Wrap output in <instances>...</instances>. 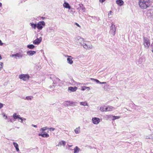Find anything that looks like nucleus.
I'll return each mask as SVG.
<instances>
[{
  "label": "nucleus",
  "mask_w": 153,
  "mask_h": 153,
  "mask_svg": "<svg viewBox=\"0 0 153 153\" xmlns=\"http://www.w3.org/2000/svg\"><path fill=\"white\" fill-rule=\"evenodd\" d=\"M2 6V4L0 2V7H1Z\"/></svg>",
  "instance_id": "nucleus-59"
},
{
  "label": "nucleus",
  "mask_w": 153,
  "mask_h": 153,
  "mask_svg": "<svg viewBox=\"0 0 153 153\" xmlns=\"http://www.w3.org/2000/svg\"><path fill=\"white\" fill-rule=\"evenodd\" d=\"M68 146L69 147H71L72 146V145H68Z\"/></svg>",
  "instance_id": "nucleus-58"
},
{
  "label": "nucleus",
  "mask_w": 153,
  "mask_h": 153,
  "mask_svg": "<svg viewBox=\"0 0 153 153\" xmlns=\"http://www.w3.org/2000/svg\"><path fill=\"white\" fill-rule=\"evenodd\" d=\"M80 105H83L84 106H88V105L87 102L86 101L83 102H80Z\"/></svg>",
  "instance_id": "nucleus-31"
},
{
  "label": "nucleus",
  "mask_w": 153,
  "mask_h": 153,
  "mask_svg": "<svg viewBox=\"0 0 153 153\" xmlns=\"http://www.w3.org/2000/svg\"><path fill=\"white\" fill-rule=\"evenodd\" d=\"M65 144H66L65 142L63 140H62V141H61V142H60L58 144L57 146H61L62 145H63L64 146H65Z\"/></svg>",
  "instance_id": "nucleus-28"
},
{
  "label": "nucleus",
  "mask_w": 153,
  "mask_h": 153,
  "mask_svg": "<svg viewBox=\"0 0 153 153\" xmlns=\"http://www.w3.org/2000/svg\"><path fill=\"white\" fill-rule=\"evenodd\" d=\"M75 133L77 134H79L80 132V126L76 128L74 130Z\"/></svg>",
  "instance_id": "nucleus-25"
},
{
  "label": "nucleus",
  "mask_w": 153,
  "mask_h": 153,
  "mask_svg": "<svg viewBox=\"0 0 153 153\" xmlns=\"http://www.w3.org/2000/svg\"><path fill=\"white\" fill-rule=\"evenodd\" d=\"M8 119L7 117V116H6V117H5V119Z\"/></svg>",
  "instance_id": "nucleus-57"
},
{
  "label": "nucleus",
  "mask_w": 153,
  "mask_h": 153,
  "mask_svg": "<svg viewBox=\"0 0 153 153\" xmlns=\"http://www.w3.org/2000/svg\"><path fill=\"white\" fill-rule=\"evenodd\" d=\"M106 82H100V84H106Z\"/></svg>",
  "instance_id": "nucleus-52"
},
{
  "label": "nucleus",
  "mask_w": 153,
  "mask_h": 153,
  "mask_svg": "<svg viewBox=\"0 0 153 153\" xmlns=\"http://www.w3.org/2000/svg\"><path fill=\"white\" fill-rule=\"evenodd\" d=\"M29 76L27 74H21L19 75V78L23 81H26L28 80Z\"/></svg>",
  "instance_id": "nucleus-10"
},
{
  "label": "nucleus",
  "mask_w": 153,
  "mask_h": 153,
  "mask_svg": "<svg viewBox=\"0 0 153 153\" xmlns=\"http://www.w3.org/2000/svg\"><path fill=\"white\" fill-rule=\"evenodd\" d=\"M7 121L8 122H10L13 123L14 121V118H13V116H9L8 118Z\"/></svg>",
  "instance_id": "nucleus-27"
},
{
  "label": "nucleus",
  "mask_w": 153,
  "mask_h": 153,
  "mask_svg": "<svg viewBox=\"0 0 153 153\" xmlns=\"http://www.w3.org/2000/svg\"><path fill=\"white\" fill-rule=\"evenodd\" d=\"M36 53V52L35 51H30L27 52V54L30 56H32Z\"/></svg>",
  "instance_id": "nucleus-19"
},
{
  "label": "nucleus",
  "mask_w": 153,
  "mask_h": 153,
  "mask_svg": "<svg viewBox=\"0 0 153 153\" xmlns=\"http://www.w3.org/2000/svg\"><path fill=\"white\" fill-rule=\"evenodd\" d=\"M75 83L76 82L74 80H71V82H68V85H75Z\"/></svg>",
  "instance_id": "nucleus-33"
},
{
  "label": "nucleus",
  "mask_w": 153,
  "mask_h": 153,
  "mask_svg": "<svg viewBox=\"0 0 153 153\" xmlns=\"http://www.w3.org/2000/svg\"><path fill=\"white\" fill-rule=\"evenodd\" d=\"M88 17H89L90 19L91 18L93 19V22L94 23L97 22L99 21L100 20L99 18V17H96L95 16H91L89 15L88 16Z\"/></svg>",
  "instance_id": "nucleus-15"
},
{
  "label": "nucleus",
  "mask_w": 153,
  "mask_h": 153,
  "mask_svg": "<svg viewBox=\"0 0 153 153\" xmlns=\"http://www.w3.org/2000/svg\"><path fill=\"white\" fill-rule=\"evenodd\" d=\"M13 118H14V121L17 120H18L19 121V120H20V121L21 123H23L22 118L20 117V115H18L16 113L13 114Z\"/></svg>",
  "instance_id": "nucleus-9"
},
{
  "label": "nucleus",
  "mask_w": 153,
  "mask_h": 153,
  "mask_svg": "<svg viewBox=\"0 0 153 153\" xmlns=\"http://www.w3.org/2000/svg\"><path fill=\"white\" fill-rule=\"evenodd\" d=\"M64 105L65 106H75V103L74 102L68 101L64 102Z\"/></svg>",
  "instance_id": "nucleus-11"
},
{
  "label": "nucleus",
  "mask_w": 153,
  "mask_h": 153,
  "mask_svg": "<svg viewBox=\"0 0 153 153\" xmlns=\"http://www.w3.org/2000/svg\"><path fill=\"white\" fill-rule=\"evenodd\" d=\"M120 118V116H115L113 115L112 120H115L119 119Z\"/></svg>",
  "instance_id": "nucleus-37"
},
{
  "label": "nucleus",
  "mask_w": 153,
  "mask_h": 153,
  "mask_svg": "<svg viewBox=\"0 0 153 153\" xmlns=\"http://www.w3.org/2000/svg\"><path fill=\"white\" fill-rule=\"evenodd\" d=\"M2 59V57L1 56V55H0V60Z\"/></svg>",
  "instance_id": "nucleus-60"
},
{
  "label": "nucleus",
  "mask_w": 153,
  "mask_h": 153,
  "mask_svg": "<svg viewBox=\"0 0 153 153\" xmlns=\"http://www.w3.org/2000/svg\"><path fill=\"white\" fill-rule=\"evenodd\" d=\"M136 107L137 108H139L140 107L139 106H137Z\"/></svg>",
  "instance_id": "nucleus-62"
},
{
  "label": "nucleus",
  "mask_w": 153,
  "mask_h": 153,
  "mask_svg": "<svg viewBox=\"0 0 153 153\" xmlns=\"http://www.w3.org/2000/svg\"><path fill=\"white\" fill-rule=\"evenodd\" d=\"M49 130L51 131H53L55 130V129L54 128H49Z\"/></svg>",
  "instance_id": "nucleus-43"
},
{
  "label": "nucleus",
  "mask_w": 153,
  "mask_h": 153,
  "mask_svg": "<svg viewBox=\"0 0 153 153\" xmlns=\"http://www.w3.org/2000/svg\"><path fill=\"white\" fill-rule=\"evenodd\" d=\"M46 31L48 33H51L52 32H54V29L53 27H50L47 28Z\"/></svg>",
  "instance_id": "nucleus-24"
},
{
  "label": "nucleus",
  "mask_w": 153,
  "mask_h": 153,
  "mask_svg": "<svg viewBox=\"0 0 153 153\" xmlns=\"http://www.w3.org/2000/svg\"><path fill=\"white\" fill-rule=\"evenodd\" d=\"M33 97L32 96H27L25 97V98H24V99L27 100H31L33 99Z\"/></svg>",
  "instance_id": "nucleus-30"
},
{
  "label": "nucleus",
  "mask_w": 153,
  "mask_h": 153,
  "mask_svg": "<svg viewBox=\"0 0 153 153\" xmlns=\"http://www.w3.org/2000/svg\"><path fill=\"white\" fill-rule=\"evenodd\" d=\"M86 87H87L85 86H82L81 87V90L82 91H84L86 90Z\"/></svg>",
  "instance_id": "nucleus-39"
},
{
  "label": "nucleus",
  "mask_w": 153,
  "mask_h": 153,
  "mask_svg": "<svg viewBox=\"0 0 153 153\" xmlns=\"http://www.w3.org/2000/svg\"><path fill=\"white\" fill-rule=\"evenodd\" d=\"M80 151V149L77 146H76L74 149V153H78Z\"/></svg>",
  "instance_id": "nucleus-29"
},
{
  "label": "nucleus",
  "mask_w": 153,
  "mask_h": 153,
  "mask_svg": "<svg viewBox=\"0 0 153 153\" xmlns=\"http://www.w3.org/2000/svg\"><path fill=\"white\" fill-rule=\"evenodd\" d=\"M91 80H93L95 82L97 83L100 84V82L99 80H98L97 79H94L93 78H91Z\"/></svg>",
  "instance_id": "nucleus-35"
},
{
  "label": "nucleus",
  "mask_w": 153,
  "mask_h": 153,
  "mask_svg": "<svg viewBox=\"0 0 153 153\" xmlns=\"http://www.w3.org/2000/svg\"><path fill=\"white\" fill-rule=\"evenodd\" d=\"M38 135L39 136H42L43 137H49V135L47 133L39 134Z\"/></svg>",
  "instance_id": "nucleus-23"
},
{
  "label": "nucleus",
  "mask_w": 153,
  "mask_h": 153,
  "mask_svg": "<svg viewBox=\"0 0 153 153\" xmlns=\"http://www.w3.org/2000/svg\"><path fill=\"white\" fill-rule=\"evenodd\" d=\"M35 47V46L33 45H27V48L30 49H32Z\"/></svg>",
  "instance_id": "nucleus-34"
},
{
  "label": "nucleus",
  "mask_w": 153,
  "mask_h": 153,
  "mask_svg": "<svg viewBox=\"0 0 153 153\" xmlns=\"http://www.w3.org/2000/svg\"><path fill=\"white\" fill-rule=\"evenodd\" d=\"M146 139H150L149 135L146 136Z\"/></svg>",
  "instance_id": "nucleus-51"
},
{
  "label": "nucleus",
  "mask_w": 153,
  "mask_h": 153,
  "mask_svg": "<svg viewBox=\"0 0 153 153\" xmlns=\"http://www.w3.org/2000/svg\"><path fill=\"white\" fill-rule=\"evenodd\" d=\"M86 89H87V90H88V91H89V90H90V87H87Z\"/></svg>",
  "instance_id": "nucleus-49"
},
{
  "label": "nucleus",
  "mask_w": 153,
  "mask_h": 153,
  "mask_svg": "<svg viewBox=\"0 0 153 153\" xmlns=\"http://www.w3.org/2000/svg\"><path fill=\"white\" fill-rule=\"evenodd\" d=\"M13 144L15 148L16 151L17 152H19V148L18 144L15 142H13Z\"/></svg>",
  "instance_id": "nucleus-20"
},
{
  "label": "nucleus",
  "mask_w": 153,
  "mask_h": 153,
  "mask_svg": "<svg viewBox=\"0 0 153 153\" xmlns=\"http://www.w3.org/2000/svg\"><path fill=\"white\" fill-rule=\"evenodd\" d=\"M3 63L0 62V66L1 67L3 68Z\"/></svg>",
  "instance_id": "nucleus-44"
},
{
  "label": "nucleus",
  "mask_w": 153,
  "mask_h": 153,
  "mask_svg": "<svg viewBox=\"0 0 153 153\" xmlns=\"http://www.w3.org/2000/svg\"><path fill=\"white\" fill-rule=\"evenodd\" d=\"M63 6L65 8H68L69 9H71L70 6L68 2H65L63 4Z\"/></svg>",
  "instance_id": "nucleus-21"
},
{
  "label": "nucleus",
  "mask_w": 153,
  "mask_h": 153,
  "mask_svg": "<svg viewBox=\"0 0 153 153\" xmlns=\"http://www.w3.org/2000/svg\"><path fill=\"white\" fill-rule=\"evenodd\" d=\"M150 139H153V134H151L149 135Z\"/></svg>",
  "instance_id": "nucleus-42"
},
{
  "label": "nucleus",
  "mask_w": 153,
  "mask_h": 153,
  "mask_svg": "<svg viewBox=\"0 0 153 153\" xmlns=\"http://www.w3.org/2000/svg\"><path fill=\"white\" fill-rule=\"evenodd\" d=\"M32 126H33V127H35V128H37V126L35 125H33V124H32Z\"/></svg>",
  "instance_id": "nucleus-53"
},
{
  "label": "nucleus",
  "mask_w": 153,
  "mask_h": 153,
  "mask_svg": "<svg viewBox=\"0 0 153 153\" xmlns=\"http://www.w3.org/2000/svg\"><path fill=\"white\" fill-rule=\"evenodd\" d=\"M6 116H7L5 114H4V115H3V116L4 117H6Z\"/></svg>",
  "instance_id": "nucleus-61"
},
{
  "label": "nucleus",
  "mask_w": 153,
  "mask_h": 153,
  "mask_svg": "<svg viewBox=\"0 0 153 153\" xmlns=\"http://www.w3.org/2000/svg\"><path fill=\"white\" fill-rule=\"evenodd\" d=\"M138 4L141 8L145 9L151 5V2L150 0H140Z\"/></svg>",
  "instance_id": "nucleus-1"
},
{
  "label": "nucleus",
  "mask_w": 153,
  "mask_h": 153,
  "mask_svg": "<svg viewBox=\"0 0 153 153\" xmlns=\"http://www.w3.org/2000/svg\"><path fill=\"white\" fill-rule=\"evenodd\" d=\"M113 116V115H106L105 117L107 119H109L112 120Z\"/></svg>",
  "instance_id": "nucleus-36"
},
{
  "label": "nucleus",
  "mask_w": 153,
  "mask_h": 153,
  "mask_svg": "<svg viewBox=\"0 0 153 153\" xmlns=\"http://www.w3.org/2000/svg\"><path fill=\"white\" fill-rule=\"evenodd\" d=\"M23 56V54L20 53H17L15 54H13L11 55L12 57H14L16 59L22 58Z\"/></svg>",
  "instance_id": "nucleus-13"
},
{
  "label": "nucleus",
  "mask_w": 153,
  "mask_h": 153,
  "mask_svg": "<svg viewBox=\"0 0 153 153\" xmlns=\"http://www.w3.org/2000/svg\"><path fill=\"white\" fill-rule=\"evenodd\" d=\"M92 121L93 123L95 125L98 124L100 121V119L96 117H93L92 119Z\"/></svg>",
  "instance_id": "nucleus-12"
},
{
  "label": "nucleus",
  "mask_w": 153,
  "mask_h": 153,
  "mask_svg": "<svg viewBox=\"0 0 153 153\" xmlns=\"http://www.w3.org/2000/svg\"><path fill=\"white\" fill-rule=\"evenodd\" d=\"M3 45V43L0 40V45Z\"/></svg>",
  "instance_id": "nucleus-54"
},
{
  "label": "nucleus",
  "mask_w": 153,
  "mask_h": 153,
  "mask_svg": "<svg viewBox=\"0 0 153 153\" xmlns=\"http://www.w3.org/2000/svg\"><path fill=\"white\" fill-rule=\"evenodd\" d=\"M115 109V108L114 107L111 106H108L107 107L106 106V111H113Z\"/></svg>",
  "instance_id": "nucleus-18"
},
{
  "label": "nucleus",
  "mask_w": 153,
  "mask_h": 153,
  "mask_svg": "<svg viewBox=\"0 0 153 153\" xmlns=\"http://www.w3.org/2000/svg\"><path fill=\"white\" fill-rule=\"evenodd\" d=\"M143 45L146 48H148L150 45V40L147 37H144L143 39Z\"/></svg>",
  "instance_id": "nucleus-3"
},
{
  "label": "nucleus",
  "mask_w": 153,
  "mask_h": 153,
  "mask_svg": "<svg viewBox=\"0 0 153 153\" xmlns=\"http://www.w3.org/2000/svg\"><path fill=\"white\" fill-rule=\"evenodd\" d=\"M42 40V38L40 37L39 38H37L33 42V43L34 45H39Z\"/></svg>",
  "instance_id": "nucleus-14"
},
{
  "label": "nucleus",
  "mask_w": 153,
  "mask_h": 153,
  "mask_svg": "<svg viewBox=\"0 0 153 153\" xmlns=\"http://www.w3.org/2000/svg\"><path fill=\"white\" fill-rule=\"evenodd\" d=\"M22 119H23V121H25L26 120V119L25 118H22Z\"/></svg>",
  "instance_id": "nucleus-56"
},
{
  "label": "nucleus",
  "mask_w": 153,
  "mask_h": 153,
  "mask_svg": "<svg viewBox=\"0 0 153 153\" xmlns=\"http://www.w3.org/2000/svg\"><path fill=\"white\" fill-rule=\"evenodd\" d=\"M75 24L78 27H80V26L77 23H75Z\"/></svg>",
  "instance_id": "nucleus-48"
},
{
  "label": "nucleus",
  "mask_w": 153,
  "mask_h": 153,
  "mask_svg": "<svg viewBox=\"0 0 153 153\" xmlns=\"http://www.w3.org/2000/svg\"><path fill=\"white\" fill-rule=\"evenodd\" d=\"M117 4L119 6H121L124 4L123 0H117L116 1Z\"/></svg>",
  "instance_id": "nucleus-22"
},
{
  "label": "nucleus",
  "mask_w": 153,
  "mask_h": 153,
  "mask_svg": "<svg viewBox=\"0 0 153 153\" xmlns=\"http://www.w3.org/2000/svg\"><path fill=\"white\" fill-rule=\"evenodd\" d=\"M45 25V23L44 21H40L36 24L37 28L39 30H41Z\"/></svg>",
  "instance_id": "nucleus-8"
},
{
  "label": "nucleus",
  "mask_w": 153,
  "mask_h": 153,
  "mask_svg": "<svg viewBox=\"0 0 153 153\" xmlns=\"http://www.w3.org/2000/svg\"><path fill=\"white\" fill-rule=\"evenodd\" d=\"M152 153H153V152H152Z\"/></svg>",
  "instance_id": "nucleus-64"
},
{
  "label": "nucleus",
  "mask_w": 153,
  "mask_h": 153,
  "mask_svg": "<svg viewBox=\"0 0 153 153\" xmlns=\"http://www.w3.org/2000/svg\"><path fill=\"white\" fill-rule=\"evenodd\" d=\"M30 25L34 29H35L37 27L36 24H34L33 23H30Z\"/></svg>",
  "instance_id": "nucleus-32"
},
{
  "label": "nucleus",
  "mask_w": 153,
  "mask_h": 153,
  "mask_svg": "<svg viewBox=\"0 0 153 153\" xmlns=\"http://www.w3.org/2000/svg\"><path fill=\"white\" fill-rule=\"evenodd\" d=\"M76 41L77 44L82 46L85 42V39L79 36H77L76 38Z\"/></svg>",
  "instance_id": "nucleus-4"
},
{
  "label": "nucleus",
  "mask_w": 153,
  "mask_h": 153,
  "mask_svg": "<svg viewBox=\"0 0 153 153\" xmlns=\"http://www.w3.org/2000/svg\"><path fill=\"white\" fill-rule=\"evenodd\" d=\"M113 12L111 11H110L108 12V16H110L112 14Z\"/></svg>",
  "instance_id": "nucleus-40"
},
{
  "label": "nucleus",
  "mask_w": 153,
  "mask_h": 153,
  "mask_svg": "<svg viewBox=\"0 0 153 153\" xmlns=\"http://www.w3.org/2000/svg\"><path fill=\"white\" fill-rule=\"evenodd\" d=\"M77 89V88L76 87H70L68 88V91H70V92H74Z\"/></svg>",
  "instance_id": "nucleus-17"
},
{
  "label": "nucleus",
  "mask_w": 153,
  "mask_h": 153,
  "mask_svg": "<svg viewBox=\"0 0 153 153\" xmlns=\"http://www.w3.org/2000/svg\"><path fill=\"white\" fill-rule=\"evenodd\" d=\"M71 10L70 11V12L71 13H72L73 12V13H74L75 12H74L73 11V8H71Z\"/></svg>",
  "instance_id": "nucleus-46"
},
{
  "label": "nucleus",
  "mask_w": 153,
  "mask_h": 153,
  "mask_svg": "<svg viewBox=\"0 0 153 153\" xmlns=\"http://www.w3.org/2000/svg\"><path fill=\"white\" fill-rule=\"evenodd\" d=\"M76 9L78 10L79 13L81 11L85 12V9L84 5L82 4H79L77 7Z\"/></svg>",
  "instance_id": "nucleus-6"
},
{
  "label": "nucleus",
  "mask_w": 153,
  "mask_h": 153,
  "mask_svg": "<svg viewBox=\"0 0 153 153\" xmlns=\"http://www.w3.org/2000/svg\"><path fill=\"white\" fill-rule=\"evenodd\" d=\"M3 104L0 103V109L3 107Z\"/></svg>",
  "instance_id": "nucleus-50"
},
{
  "label": "nucleus",
  "mask_w": 153,
  "mask_h": 153,
  "mask_svg": "<svg viewBox=\"0 0 153 153\" xmlns=\"http://www.w3.org/2000/svg\"><path fill=\"white\" fill-rule=\"evenodd\" d=\"M83 47L86 50H90L92 49L93 46L90 43L85 41L82 45Z\"/></svg>",
  "instance_id": "nucleus-7"
},
{
  "label": "nucleus",
  "mask_w": 153,
  "mask_h": 153,
  "mask_svg": "<svg viewBox=\"0 0 153 153\" xmlns=\"http://www.w3.org/2000/svg\"><path fill=\"white\" fill-rule=\"evenodd\" d=\"M151 48L152 49V51L153 53V43H152L151 45Z\"/></svg>",
  "instance_id": "nucleus-41"
},
{
  "label": "nucleus",
  "mask_w": 153,
  "mask_h": 153,
  "mask_svg": "<svg viewBox=\"0 0 153 153\" xmlns=\"http://www.w3.org/2000/svg\"><path fill=\"white\" fill-rule=\"evenodd\" d=\"M67 57H68L67 59V62L69 64H72L73 63V61L72 60L73 58L70 56H67Z\"/></svg>",
  "instance_id": "nucleus-16"
},
{
  "label": "nucleus",
  "mask_w": 153,
  "mask_h": 153,
  "mask_svg": "<svg viewBox=\"0 0 153 153\" xmlns=\"http://www.w3.org/2000/svg\"><path fill=\"white\" fill-rule=\"evenodd\" d=\"M106 0H99V1L100 2L102 3L105 1Z\"/></svg>",
  "instance_id": "nucleus-45"
},
{
  "label": "nucleus",
  "mask_w": 153,
  "mask_h": 153,
  "mask_svg": "<svg viewBox=\"0 0 153 153\" xmlns=\"http://www.w3.org/2000/svg\"><path fill=\"white\" fill-rule=\"evenodd\" d=\"M2 68V67H1L0 66V69Z\"/></svg>",
  "instance_id": "nucleus-63"
},
{
  "label": "nucleus",
  "mask_w": 153,
  "mask_h": 153,
  "mask_svg": "<svg viewBox=\"0 0 153 153\" xmlns=\"http://www.w3.org/2000/svg\"><path fill=\"white\" fill-rule=\"evenodd\" d=\"M116 28L114 23L113 22L111 23V25L110 27L109 33L113 36H114L115 34Z\"/></svg>",
  "instance_id": "nucleus-5"
},
{
  "label": "nucleus",
  "mask_w": 153,
  "mask_h": 153,
  "mask_svg": "<svg viewBox=\"0 0 153 153\" xmlns=\"http://www.w3.org/2000/svg\"><path fill=\"white\" fill-rule=\"evenodd\" d=\"M40 18H41V20H44L46 19V18L45 17H41Z\"/></svg>",
  "instance_id": "nucleus-47"
},
{
  "label": "nucleus",
  "mask_w": 153,
  "mask_h": 153,
  "mask_svg": "<svg viewBox=\"0 0 153 153\" xmlns=\"http://www.w3.org/2000/svg\"><path fill=\"white\" fill-rule=\"evenodd\" d=\"M50 78L52 79L53 84V86H50V88L54 89L56 86L58 85H59L61 81L58 78L56 77L53 75H51Z\"/></svg>",
  "instance_id": "nucleus-2"
},
{
  "label": "nucleus",
  "mask_w": 153,
  "mask_h": 153,
  "mask_svg": "<svg viewBox=\"0 0 153 153\" xmlns=\"http://www.w3.org/2000/svg\"><path fill=\"white\" fill-rule=\"evenodd\" d=\"M106 106H102L100 107H98V108H100V110L101 111H106Z\"/></svg>",
  "instance_id": "nucleus-26"
},
{
  "label": "nucleus",
  "mask_w": 153,
  "mask_h": 153,
  "mask_svg": "<svg viewBox=\"0 0 153 153\" xmlns=\"http://www.w3.org/2000/svg\"><path fill=\"white\" fill-rule=\"evenodd\" d=\"M40 17H38L37 18V19L39 20H41V18H40Z\"/></svg>",
  "instance_id": "nucleus-55"
},
{
  "label": "nucleus",
  "mask_w": 153,
  "mask_h": 153,
  "mask_svg": "<svg viewBox=\"0 0 153 153\" xmlns=\"http://www.w3.org/2000/svg\"><path fill=\"white\" fill-rule=\"evenodd\" d=\"M48 128L47 127H43L42 128L40 129V130L42 131H44L46 130Z\"/></svg>",
  "instance_id": "nucleus-38"
}]
</instances>
